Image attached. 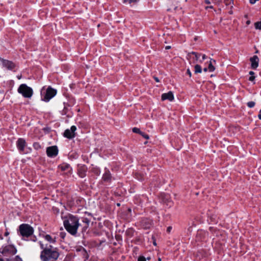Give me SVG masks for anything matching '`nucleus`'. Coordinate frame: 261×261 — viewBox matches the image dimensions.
I'll use <instances>...</instances> for the list:
<instances>
[{
	"label": "nucleus",
	"instance_id": "c03bdc74",
	"mask_svg": "<svg viewBox=\"0 0 261 261\" xmlns=\"http://www.w3.org/2000/svg\"><path fill=\"white\" fill-rule=\"evenodd\" d=\"M123 2L124 3H126V0H124Z\"/></svg>",
	"mask_w": 261,
	"mask_h": 261
},
{
	"label": "nucleus",
	"instance_id": "c756f323",
	"mask_svg": "<svg viewBox=\"0 0 261 261\" xmlns=\"http://www.w3.org/2000/svg\"><path fill=\"white\" fill-rule=\"evenodd\" d=\"M254 79H255V76L251 75V76H250L249 80L250 81H253Z\"/></svg>",
	"mask_w": 261,
	"mask_h": 261
},
{
	"label": "nucleus",
	"instance_id": "f03ea898",
	"mask_svg": "<svg viewBox=\"0 0 261 261\" xmlns=\"http://www.w3.org/2000/svg\"><path fill=\"white\" fill-rule=\"evenodd\" d=\"M64 226L68 232L72 235H75L80 226L79 219L75 216L69 215L67 219L64 221Z\"/></svg>",
	"mask_w": 261,
	"mask_h": 261
},
{
	"label": "nucleus",
	"instance_id": "412c9836",
	"mask_svg": "<svg viewBox=\"0 0 261 261\" xmlns=\"http://www.w3.org/2000/svg\"><path fill=\"white\" fill-rule=\"evenodd\" d=\"M133 132L134 133H138V134H141V133H142V132L140 130V129L138 128H137V127L133 128Z\"/></svg>",
	"mask_w": 261,
	"mask_h": 261
},
{
	"label": "nucleus",
	"instance_id": "1a4fd4ad",
	"mask_svg": "<svg viewBox=\"0 0 261 261\" xmlns=\"http://www.w3.org/2000/svg\"><path fill=\"white\" fill-rule=\"evenodd\" d=\"M200 55L198 54L196 52L192 51L191 53H189L188 54V59L189 60H192L193 63H195L198 61V59L200 57Z\"/></svg>",
	"mask_w": 261,
	"mask_h": 261
},
{
	"label": "nucleus",
	"instance_id": "72a5a7b5",
	"mask_svg": "<svg viewBox=\"0 0 261 261\" xmlns=\"http://www.w3.org/2000/svg\"><path fill=\"white\" fill-rule=\"evenodd\" d=\"M206 55H204H204H202V60H205V59H206Z\"/></svg>",
	"mask_w": 261,
	"mask_h": 261
},
{
	"label": "nucleus",
	"instance_id": "f704fd0d",
	"mask_svg": "<svg viewBox=\"0 0 261 261\" xmlns=\"http://www.w3.org/2000/svg\"><path fill=\"white\" fill-rule=\"evenodd\" d=\"M154 79L156 82H159V79L158 77H154Z\"/></svg>",
	"mask_w": 261,
	"mask_h": 261
},
{
	"label": "nucleus",
	"instance_id": "4c0bfd02",
	"mask_svg": "<svg viewBox=\"0 0 261 261\" xmlns=\"http://www.w3.org/2000/svg\"><path fill=\"white\" fill-rule=\"evenodd\" d=\"M171 229V227H168V228H167V231L168 232H170Z\"/></svg>",
	"mask_w": 261,
	"mask_h": 261
},
{
	"label": "nucleus",
	"instance_id": "473e14b6",
	"mask_svg": "<svg viewBox=\"0 0 261 261\" xmlns=\"http://www.w3.org/2000/svg\"><path fill=\"white\" fill-rule=\"evenodd\" d=\"M249 74L251 75H253L254 74V72L253 71H250L249 72Z\"/></svg>",
	"mask_w": 261,
	"mask_h": 261
},
{
	"label": "nucleus",
	"instance_id": "f257e3e1",
	"mask_svg": "<svg viewBox=\"0 0 261 261\" xmlns=\"http://www.w3.org/2000/svg\"><path fill=\"white\" fill-rule=\"evenodd\" d=\"M39 244L42 251L40 253L41 261H55L58 259L59 253L56 248L49 245L48 247H44L42 242H39Z\"/></svg>",
	"mask_w": 261,
	"mask_h": 261
},
{
	"label": "nucleus",
	"instance_id": "6ab92c4d",
	"mask_svg": "<svg viewBox=\"0 0 261 261\" xmlns=\"http://www.w3.org/2000/svg\"><path fill=\"white\" fill-rule=\"evenodd\" d=\"M195 73H200L202 72V68L199 65H196L194 67Z\"/></svg>",
	"mask_w": 261,
	"mask_h": 261
},
{
	"label": "nucleus",
	"instance_id": "423d86ee",
	"mask_svg": "<svg viewBox=\"0 0 261 261\" xmlns=\"http://www.w3.org/2000/svg\"><path fill=\"white\" fill-rule=\"evenodd\" d=\"M46 153L48 156L54 158L56 156L58 153V149L56 146H52L46 148Z\"/></svg>",
	"mask_w": 261,
	"mask_h": 261
},
{
	"label": "nucleus",
	"instance_id": "20e7f679",
	"mask_svg": "<svg viewBox=\"0 0 261 261\" xmlns=\"http://www.w3.org/2000/svg\"><path fill=\"white\" fill-rule=\"evenodd\" d=\"M18 92L22 94L25 98H31L33 94V89L24 84L19 86L18 88Z\"/></svg>",
	"mask_w": 261,
	"mask_h": 261
},
{
	"label": "nucleus",
	"instance_id": "b1692460",
	"mask_svg": "<svg viewBox=\"0 0 261 261\" xmlns=\"http://www.w3.org/2000/svg\"><path fill=\"white\" fill-rule=\"evenodd\" d=\"M142 137H143L146 139H148L149 138V137L148 135L145 134L143 132H142V133L140 134Z\"/></svg>",
	"mask_w": 261,
	"mask_h": 261
},
{
	"label": "nucleus",
	"instance_id": "7ed1b4c3",
	"mask_svg": "<svg viewBox=\"0 0 261 261\" xmlns=\"http://www.w3.org/2000/svg\"><path fill=\"white\" fill-rule=\"evenodd\" d=\"M20 233L23 237H29L34 232L33 228L27 224H21L19 227Z\"/></svg>",
	"mask_w": 261,
	"mask_h": 261
},
{
	"label": "nucleus",
	"instance_id": "f3484780",
	"mask_svg": "<svg viewBox=\"0 0 261 261\" xmlns=\"http://www.w3.org/2000/svg\"><path fill=\"white\" fill-rule=\"evenodd\" d=\"M213 62L215 63L216 62L215 60L211 59L209 64H208V71L210 72H213L215 69V67L213 65Z\"/></svg>",
	"mask_w": 261,
	"mask_h": 261
},
{
	"label": "nucleus",
	"instance_id": "79ce46f5",
	"mask_svg": "<svg viewBox=\"0 0 261 261\" xmlns=\"http://www.w3.org/2000/svg\"><path fill=\"white\" fill-rule=\"evenodd\" d=\"M170 48V46H167L166 47V49H169Z\"/></svg>",
	"mask_w": 261,
	"mask_h": 261
},
{
	"label": "nucleus",
	"instance_id": "9b49d317",
	"mask_svg": "<svg viewBox=\"0 0 261 261\" xmlns=\"http://www.w3.org/2000/svg\"><path fill=\"white\" fill-rule=\"evenodd\" d=\"M161 99L162 100H169V101H172L174 99V95L172 92L169 91L168 93L162 94Z\"/></svg>",
	"mask_w": 261,
	"mask_h": 261
},
{
	"label": "nucleus",
	"instance_id": "0eeeda50",
	"mask_svg": "<svg viewBox=\"0 0 261 261\" xmlns=\"http://www.w3.org/2000/svg\"><path fill=\"white\" fill-rule=\"evenodd\" d=\"M76 129V127L74 125L72 126L70 129H66L64 133V137L68 139H72L75 137V131Z\"/></svg>",
	"mask_w": 261,
	"mask_h": 261
},
{
	"label": "nucleus",
	"instance_id": "aec40b11",
	"mask_svg": "<svg viewBox=\"0 0 261 261\" xmlns=\"http://www.w3.org/2000/svg\"><path fill=\"white\" fill-rule=\"evenodd\" d=\"M254 26L256 29L261 30V21L255 22Z\"/></svg>",
	"mask_w": 261,
	"mask_h": 261
},
{
	"label": "nucleus",
	"instance_id": "5701e85b",
	"mask_svg": "<svg viewBox=\"0 0 261 261\" xmlns=\"http://www.w3.org/2000/svg\"><path fill=\"white\" fill-rule=\"evenodd\" d=\"M247 106L250 108H253L255 106V102L252 101H249L247 103Z\"/></svg>",
	"mask_w": 261,
	"mask_h": 261
},
{
	"label": "nucleus",
	"instance_id": "dca6fc26",
	"mask_svg": "<svg viewBox=\"0 0 261 261\" xmlns=\"http://www.w3.org/2000/svg\"><path fill=\"white\" fill-rule=\"evenodd\" d=\"M111 174L109 170H107L102 176V179L104 181H109L111 179Z\"/></svg>",
	"mask_w": 261,
	"mask_h": 261
},
{
	"label": "nucleus",
	"instance_id": "8fccbe9b",
	"mask_svg": "<svg viewBox=\"0 0 261 261\" xmlns=\"http://www.w3.org/2000/svg\"><path fill=\"white\" fill-rule=\"evenodd\" d=\"M150 257H147V259H150Z\"/></svg>",
	"mask_w": 261,
	"mask_h": 261
},
{
	"label": "nucleus",
	"instance_id": "58836bf2",
	"mask_svg": "<svg viewBox=\"0 0 261 261\" xmlns=\"http://www.w3.org/2000/svg\"><path fill=\"white\" fill-rule=\"evenodd\" d=\"M258 118L261 120V113H259L258 115Z\"/></svg>",
	"mask_w": 261,
	"mask_h": 261
},
{
	"label": "nucleus",
	"instance_id": "ddd939ff",
	"mask_svg": "<svg viewBox=\"0 0 261 261\" xmlns=\"http://www.w3.org/2000/svg\"><path fill=\"white\" fill-rule=\"evenodd\" d=\"M250 60L251 63V67L253 69H256L258 66L259 59L258 57L257 56H254L250 58Z\"/></svg>",
	"mask_w": 261,
	"mask_h": 261
},
{
	"label": "nucleus",
	"instance_id": "09e8293b",
	"mask_svg": "<svg viewBox=\"0 0 261 261\" xmlns=\"http://www.w3.org/2000/svg\"><path fill=\"white\" fill-rule=\"evenodd\" d=\"M0 261H3V260L1 258H0Z\"/></svg>",
	"mask_w": 261,
	"mask_h": 261
},
{
	"label": "nucleus",
	"instance_id": "49530a36",
	"mask_svg": "<svg viewBox=\"0 0 261 261\" xmlns=\"http://www.w3.org/2000/svg\"><path fill=\"white\" fill-rule=\"evenodd\" d=\"M18 79H20L21 78V76H18Z\"/></svg>",
	"mask_w": 261,
	"mask_h": 261
},
{
	"label": "nucleus",
	"instance_id": "4468645a",
	"mask_svg": "<svg viewBox=\"0 0 261 261\" xmlns=\"http://www.w3.org/2000/svg\"><path fill=\"white\" fill-rule=\"evenodd\" d=\"M3 65L8 69H12L14 67V64L9 61L4 60L3 62Z\"/></svg>",
	"mask_w": 261,
	"mask_h": 261
},
{
	"label": "nucleus",
	"instance_id": "6e6552de",
	"mask_svg": "<svg viewBox=\"0 0 261 261\" xmlns=\"http://www.w3.org/2000/svg\"><path fill=\"white\" fill-rule=\"evenodd\" d=\"M59 168H60L62 171L64 172L65 174H70L72 168L67 163H63L59 166Z\"/></svg>",
	"mask_w": 261,
	"mask_h": 261
},
{
	"label": "nucleus",
	"instance_id": "c85d7f7f",
	"mask_svg": "<svg viewBox=\"0 0 261 261\" xmlns=\"http://www.w3.org/2000/svg\"><path fill=\"white\" fill-rule=\"evenodd\" d=\"M187 73L189 75L190 77L191 76L192 73H191V71H190V70L189 69H187Z\"/></svg>",
	"mask_w": 261,
	"mask_h": 261
},
{
	"label": "nucleus",
	"instance_id": "de8ad7c7",
	"mask_svg": "<svg viewBox=\"0 0 261 261\" xmlns=\"http://www.w3.org/2000/svg\"><path fill=\"white\" fill-rule=\"evenodd\" d=\"M153 244H154V245H156V243H155V242H154V243H153Z\"/></svg>",
	"mask_w": 261,
	"mask_h": 261
},
{
	"label": "nucleus",
	"instance_id": "a211bd4d",
	"mask_svg": "<svg viewBox=\"0 0 261 261\" xmlns=\"http://www.w3.org/2000/svg\"><path fill=\"white\" fill-rule=\"evenodd\" d=\"M5 250L11 251L13 254H15L17 251L16 249L14 247L11 246L6 247Z\"/></svg>",
	"mask_w": 261,
	"mask_h": 261
},
{
	"label": "nucleus",
	"instance_id": "9d476101",
	"mask_svg": "<svg viewBox=\"0 0 261 261\" xmlns=\"http://www.w3.org/2000/svg\"><path fill=\"white\" fill-rule=\"evenodd\" d=\"M16 145L19 151L22 152L24 150V147L26 145L25 141L22 138H19L17 141Z\"/></svg>",
	"mask_w": 261,
	"mask_h": 261
},
{
	"label": "nucleus",
	"instance_id": "7c9ffc66",
	"mask_svg": "<svg viewBox=\"0 0 261 261\" xmlns=\"http://www.w3.org/2000/svg\"><path fill=\"white\" fill-rule=\"evenodd\" d=\"M128 2L129 4L136 3L137 2V0H129Z\"/></svg>",
	"mask_w": 261,
	"mask_h": 261
},
{
	"label": "nucleus",
	"instance_id": "c9c22d12",
	"mask_svg": "<svg viewBox=\"0 0 261 261\" xmlns=\"http://www.w3.org/2000/svg\"><path fill=\"white\" fill-rule=\"evenodd\" d=\"M208 70V67L207 68L205 67V68H204V69H203V71L204 72H206Z\"/></svg>",
	"mask_w": 261,
	"mask_h": 261
},
{
	"label": "nucleus",
	"instance_id": "39448f33",
	"mask_svg": "<svg viewBox=\"0 0 261 261\" xmlns=\"http://www.w3.org/2000/svg\"><path fill=\"white\" fill-rule=\"evenodd\" d=\"M43 89L44 87L42 88L41 91V94L42 95V99L46 102L48 101L51 98L54 97L57 93V91L55 89L52 88L51 87H48L47 88L44 95H43L42 94Z\"/></svg>",
	"mask_w": 261,
	"mask_h": 261
},
{
	"label": "nucleus",
	"instance_id": "ea45409f",
	"mask_svg": "<svg viewBox=\"0 0 261 261\" xmlns=\"http://www.w3.org/2000/svg\"><path fill=\"white\" fill-rule=\"evenodd\" d=\"M246 23H247V24H249L250 23V20H248V21H247Z\"/></svg>",
	"mask_w": 261,
	"mask_h": 261
},
{
	"label": "nucleus",
	"instance_id": "393cba45",
	"mask_svg": "<svg viewBox=\"0 0 261 261\" xmlns=\"http://www.w3.org/2000/svg\"><path fill=\"white\" fill-rule=\"evenodd\" d=\"M212 1L214 3L218 4V5H219L222 2V1H223V0H212Z\"/></svg>",
	"mask_w": 261,
	"mask_h": 261
},
{
	"label": "nucleus",
	"instance_id": "a18cd8bd",
	"mask_svg": "<svg viewBox=\"0 0 261 261\" xmlns=\"http://www.w3.org/2000/svg\"><path fill=\"white\" fill-rule=\"evenodd\" d=\"M229 13L231 14L232 13V11H230Z\"/></svg>",
	"mask_w": 261,
	"mask_h": 261
},
{
	"label": "nucleus",
	"instance_id": "e433bc0d",
	"mask_svg": "<svg viewBox=\"0 0 261 261\" xmlns=\"http://www.w3.org/2000/svg\"><path fill=\"white\" fill-rule=\"evenodd\" d=\"M207 8H213V7L212 6H207V7H205V9H207Z\"/></svg>",
	"mask_w": 261,
	"mask_h": 261
},
{
	"label": "nucleus",
	"instance_id": "3c124183",
	"mask_svg": "<svg viewBox=\"0 0 261 261\" xmlns=\"http://www.w3.org/2000/svg\"><path fill=\"white\" fill-rule=\"evenodd\" d=\"M259 113H261V109L259 111Z\"/></svg>",
	"mask_w": 261,
	"mask_h": 261
},
{
	"label": "nucleus",
	"instance_id": "37998d69",
	"mask_svg": "<svg viewBox=\"0 0 261 261\" xmlns=\"http://www.w3.org/2000/svg\"><path fill=\"white\" fill-rule=\"evenodd\" d=\"M158 261H161V258H158Z\"/></svg>",
	"mask_w": 261,
	"mask_h": 261
},
{
	"label": "nucleus",
	"instance_id": "2eb2a0df",
	"mask_svg": "<svg viewBox=\"0 0 261 261\" xmlns=\"http://www.w3.org/2000/svg\"><path fill=\"white\" fill-rule=\"evenodd\" d=\"M45 240L50 243H55L56 242V237H53L49 234H45L43 236Z\"/></svg>",
	"mask_w": 261,
	"mask_h": 261
},
{
	"label": "nucleus",
	"instance_id": "a19ab883",
	"mask_svg": "<svg viewBox=\"0 0 261 261\" xmlns=\"http://www.w3.org/2000/svg\"><path fill=\"white\" fill-rule=\"evenodd\" d=\"M80 175L81 176V177H84V174H81V173H80Z\"/></svg>",
	"mask_w": 261,
	"mask_h": 261
},
{
	"label": "nucleus",
	"instance_id": "f8f14e48",
	"mask_svg": "<svg viewBox=\"0 0 261 261\" xmlns=\"http://www.w3.org/2000/svg\"><path fill=\"white\" fill-rule=\"evenodd\" d=\"M90 220L87 218H82V223H80V226L82 227V231L86 230L89 227Z\"/></svg>",
	"mask_w": 261,
	"mask_h": 261
},
{
	"label": "nucleus",
	"instance_id": "cd10ccee",
	"mask_svg": "<svg viewBox=\"0 0 261 261\" xmlns=\"http://www.w3.org/2000/svg\"><path fill=\"white\" fill-rule=\"evenodd\" d=\"M259 0H249V3L252 4V5H253L257 1H258Z\"/></svg>",
	"mask_w": 261,
	"mask_h": 261
},
{
	"label": "nucleus",
	"instance_id": "4be33fe9",
	"mask_svg": "<svg viewBox=\"0 0 261 261\" xmlns=\"http://www.w3.org/2000/svg\"><path fill=\"white\" fill-rule=\"evenodd\" d=\"M223 2L225 3V4L226 6L231 5L232 3V2L231 0H223Z\"/></svg>",
	"mask_w": 261,
	"mask_h": 261
},
{
	"label": "nucleus",
	"instance_id": "bb28decb",
	"mask_svg": "<svg viewBox=\"0 0 261 261\" xmlns=\"http://www.w3.org/2000/svg\"><path fill=\"white\" fill-rule=\"evenodd\" d=\"M34 147L36 148V149H38L39 148H40V145L37 143H35L34 144Z\"/></svg>",
	"mask_w": 261,
	"mask_h": 261
},
{
	"label": "nucleus",
	"instance_id": "2f4dec72",
	"mask_svg": "<svg viewBox=\"0 0 261 261\" xmlns=\"http://www.w3.org/2000/svg\"><path fill=\"white\" fill-rule=\"evenodd\" d=\"M205 2L206 4H211V2H210V0H205Z\"/></svg>",
	"mask_w": 261,
	"mask_h": 261
},
{
	"label": "nucleus",
	"instance_id": "a878e982",
	"mask_svg": "<svg viewBox=\"0 0 261 261\" xmlns=\"http://www.w3.org/2000/svg\"><path fill=\"white\" fill-rule=\"evenodd\" d=\"M138 261H146V259L144 256H140L138 258Z\"/></svg>",
	"mask_w": 261,
	"mask_h": 261
}]
</instances>
